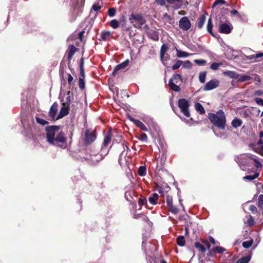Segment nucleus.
<instances>
[{
	"mask_svg": "<svg viewBox=\"0 0 263 263\" xmlns=\"http://www.w3.org/2000/svg\"><path fill=\"white\" fill-rule=\"evenodd\" d=\"M166 203L167 206L173 204V198L171 196L167 195L166 196Z\"/></svg>",
	"mask_w": 263,
	"mask_h": 263,
	"instance_id": "obj_49",
	"label": "nucleus"
},
{
	"mask_svg": "<svg viewBox=\"0 0 263 263\" xmlns=\"http://www.w3.org/2000/svg\"><path fill=\"white\" fill-rule=\"evenodd\" d=\"M110 26L114 29L118 28L119 27V23L117 20H112L110 22Z\"/></svg>",
	"mask_w": 263,
	"mask_h": 263,
	"instance_id": "obj_35",
	"label": "nucleus"
},
{
	"mask_svg": "<svg viewBox=\"0 0 263 263\" xmlns=\"http://www.w3.org/2000/svg\"><path fill=\"white\" fill-rule=\"evenodd\" d=\"M250 79H251V78H250V76H248V75L240 76L239 74V78L237 79H238L239 81L242 82H245L246 81H248V80H250Z\"/></svg>",
	"mask_w": 263,
	"mask_h": 263,
	"instance_id": "obj_39",
	"label": "nucleus"
},
{
	"mask_svg": "<svg viewBox=\"0 0 263 263\" xmlns=\"http://www.w3.org/2000/svg\"><path fill=\"white\" fill-rule=\"evenodd\" d=\"M83 59L81 60V64H80V74L81 76L84 78V70L83 68Z\"/></svg>",
	"mask_w": 263,
	"mask_h": 263,
	"instance_id": "obj_53",
	"label": "nucleus"
},
{
	"mask_svg": "<svg viewBox=\"0 0 263 263\" xmlns=\"http://www.w3.org/2000/svg\"><path fill=\"white\" fill-rule=\"evenodd\" d=\"M101 6L98 4H94V5H93V6L92 7V9L95 11H98L99 10L101 9Z\"/></svg>",
	"mask_w": 263,
	"mask_h": 263,
	"instance_id": "obj_60",
	"label": "nucleus"
},
{
	"mask_svg": "<svg viewBox=\"0 0 263 263\" xmlns=\"http://www.w3.org/2000/svg\"><path fill=\"white\" fill-rule=\"evenodd\" d=\"M253 240H250L248 241H245L242 242V247L246 249H248L251 247L253 244Z\"/></svg>",
	"mask_w": 263,
	"mask_h": 263,
	"instance_id": "obj_38",
	"label": "nucleus"
},
{
	"mask_svg": "<svg viewBox=\"0 0 263 263\" xmlns=\"http://www.w3.org/2000/svg\"><path fill=\"white\" fill-rule=\"evenodd\" d=\"M158 197L157 193H153L148 198L149 202L152 204H156Z\"/></svg>",
	"mask_w": 263,
	"mask_h": 263,
	"instance_id": "obj_19",
	"label": "nucleus"
},
{
	"mask_svg": "<svg viewBox=\"0 0 263 263\" xmlns=\"http://www.w3.org/2000/svg\"><path fill=\"white\" fill-rule=\"evenodd\" d=\"M88 153L89 154L90 158H87V159H90L93 161L98 162V161L95 160V159L100 157L101 148L93 145L91 146Z\"/></svg>",
	"mask_w": 263,
	"mask_h": 263,
	"instance_id": "obj_7",
	"label": "nucleus"
},
{
	"mask_svg": "<svg viewBox=\"0 0 263 263\" xmlns=\"http://www.w3.org/2000/svg\"><path fill=\"white\" fill-rule=\"evenodd\" d=\"M206 72L202 71L199 73V80L200 83H204L205 81Z\"/></svg>",
	"mask_w": 263,
	"mask_h": 263,
	"instance_id": "obj_33",
	"label": "nucleus"
},
{
	"mask_svg": "<svg viewBox=\"0 0 263 263\" xmlns=\"http://www.w3.org/2000/svg\"><path fill=\"white\" fill-rule=\"evenodd\" d=\"M254 101L258 105L263 106V100L261 98H255Z\"/></svg>",
	"mask_w": 263,
	"mask_h": 263,
	"instance_id": "obj_54",
	"label": "nucleus"
},
{
	"mask_svg": "<svg viewBox=\"0 0 263 263\" xmlns=\"http://www.w3.org/2000/svg\"><path fill=\"white\" fill-rule=\"evenodd\" d=\"M146 199L144 198H140L138 200V203L140 206H142L146 202Z\"/></svg>",
	"mask_w": 263,
	"mask_h": 263,
	"instance_id": "obj_56",
	"label": "nucleus"
},
{
	"mask_svg": "<svg viewBox=\"0 0 263 263\" xmlns=\"http://www.w3.org/2000/svg\"><path fill=\"white\" fill-rule=\"evenodd\" d=\"M96 132L91 129H87L84 133V142L86 144H91L96 140Z\"/></svg>",
	"mask_w": 263,
	"mask_h": 263,
	"instance_id": "obj_4",
	"label": "nucleus"
},
{
	"mask_svg": "<svg viewBox=\"0 0 263 263\" xmlns=\"http://www.w3.org/2000/svg\"><path fill=\"white\" fill-rule=\"evenodd\" d=\"M194 62L198 65H204L206 63V61L203 59L195 60Z\"/></svg>",
	"mask_w": 263,
	"mask_h": 263,
	"instance_id": "obj_45",
	"label": "nucleus"
},
{
	"mask_svg": "<svg viewBox=\"0 0 263 263\" xmlns=\"http://www.w3.org/2000/svg\"><path fill=\"white\" fill-rule=\"evenodd\" d=\"M206 19L205 15L202 14L200 17L198 19L197 22V27L199 29H201L205 23Z\"/></svg>",
	"mask_w": 263,
	"mask_h": 263,
	"instance_id": "obj_15",
	"label": "nucleus"
},
{
	"mask_svg": "<svg viewBox=\"0 0 263 263\" xmlns=\"http://www.w3.org/2000/svg\"><path fill=\"white\" fill-rule=\"evenodd\" d=\"M226 1L224 0H216L215 1L213 5V7H214L216 5H224L226 4Z\"/></svg>",
	"mask_w": 263,
	"mask_h": 263,
	"instance_id": "obj_51",
	"label": "nucleus"
},
{
	"mask_svg": "<svg viewBox=\"0 0 263 263\" xmlns=\"http://www.w3.org/2000/svg\"><path fill=\"white\" fill-rule=\"evenodd\" d=\"M132 19L135 20V21L137 22L139 24V25H142L145 23L144 19L143 18L142 16L140 14H131V15L129 17V20L130 21V22L132 23L133 22L132 21Z\"/></svg>",
	"mask_w": 263,
	"mask_h": 263,
	"instance_id": "obj_11",
	"label": "nucleus"
},
{
	"mask_svg": "<svg viewBox=\"0 0 263 263\" xmlns=\"http://www.w3.org/2000/svg\"><path fill=\"white\" fill-rule=\"evenodd\" d=\"M116 10L115 8H111L108 9V15L110 17H113L116 14Z\"/></svg>",
	"mask_w": 263,
	"mask_h": 263,
	"instance_id": "obj_46",
	"label": "nucleus"
},
{
	"mask_svg": "<svg viewBox=\"0 0 263 263\" xmlns=\"http://www.w3.org/2000/svg\"><path fill=\"white\" fill-rule=\"evenodd\" d=\"M225 251H226V250L221 247H216L212 249L210 253L212 254V253H216L220 254V253H223Z\"/></svg>",
	"mask_w": 263,
	"mask_h": 263,
	"instance_id": "obj_26",
	"label": "nucleus"
},
{
	"mask_svg": "<svg viewBox=\"0 0 263 263\" xmlns=\"http://www.w3.org/2000/svg\"><path fill=\"white\" fill-rule=\"evenodd\" d=\"M258 206L262 210V213L263 214V195H260L258 197Z\"/></svg>",
	"mask_w": 263,
	"mask_h": 263,
	"instance_id": "obj_40",
	"label": "nucleus"
},
{
	"mask_svg": "<svg viewBox=\"0 0 263 263\" xmlns=\"http://www.w3.org/2000/svg\"><path fill=\"white\" fill-rule=\"evenodd\" d=\"M62 105L69 106L71 102L70 91H68L61 100Z\"/></svg>",
	"mask_w": 263,
	"mask_h": 263,
	"instance_id": "obj_13",
	"label": "nucleus"
},
{
	"mask_svg": "<svg viewBox=\"0 0 263 263\" xmlns=\"http://www.w3.org/2000/svg\"><path fill=\"white\" fill-rule=\"evenodd\" d=\"M178 106L181 112L186 117H189L190 114L189 111V104L185 99H180L178 100Z\"/></svg>",
	"mask_w": 263,
	"mask_h": 263,
	"instance_id": "obj_6",
	"label": "nucleus"
},
{
	"mask_svg": "<svg viewBox=\"0 0 263 263\" xmlns=\"http://www.w3.org/2000/svg\"><path fill=\"white\" fill-rule=\"evenodd\" d=\"M184 68L190 69L192 67V64L189 60L185 61L182 63Z\"/></svg>",
	"mask_w": 263,
	"mask_h": 263,
	"instance_id": "obj_43",
	"label": "nucleus"
},
{
	"mask_svg": "<svg viewBox=\"0 0 263 263\" xmlns=\"http://www.w3.org/2000/svg\"><path fill=\"white\" fill-rule=\"evenodd\" d=\"M168 50V47L165 44H163L160 49V59H163L165 52Z\"/></svg>",
	"mask_w": 263,
	"mask_h": 263,
	"instance_id": "obj_29",
	"label": "nucleus"
},
{
	"mask_svg": "<svg viewBox=\"0 0 263 263\" xmlns=\"http://www.w3.org/2000/svg\"><path fill=\"white\" fill-rule=\"evenodd\" d=\"M221 65V63H213L211 66L210 68L214 70H216L218 69V67Z\"/></svg>",
	"mask_w": 263,
	"mask_h": 263,
	"instance_id": "obj_44",
	"label": "nucleus"
},
{
	"mask_svg": "<svg viewBox=\"0 0 263 263\" xmlns=\"http://www.w3.org/2000/svg\"><path fill=\"white\" fill-rule=\"evenodd\" d=\"M58 103L57 102H54L50 108L49 115L50 117V118L53 120H54L55 119L57 112L58 110Z\"/></svg>",
	"mask_w": 263,
	"mask_h": 263,
	"instance_id": "obj_12",
	"label": "nucleus"
},
{
	"mask_svg": "<svg viewBox=\"0 0 263 263\" xmlns=\"http://www.w3.org/2000/svg\"><path fill=\"white\" fill-rule=\"evenodd\" d=\"M168 84L170 88L176 92H178L180 90V88L178 85L176 84V83L173 82V80L170 79L168 82Z\"/></svg>",
	"mask_w": 263,
	"mask_h": 263,
	"instance_id": "obj_17",
	"label": "nucleus"
},
{
	"mask_svg": "<svg viewBox=\"0 0 263 263\" xmlns=\"http://www.w3.org/2000/svg\"><path fill=\"white\" fill-rule=\"evenodd\" d=\"M176 52H177V56L178 58H185L190 56L191 55L190 53H189L188 52H186L185 51H181L179 49H176Z\"/></svg>",
	"mask_w": 263,
	"mask_h": 263,
	"instance_id": "obj_21",
	"label": "nucleus"
},
{
	"mask_svg": "<svg viewBox=\"0 0 263 263\" xmlns=\"http://www.w3.org/2000/svg\"><path fill=\"white\" fill-rule=\"evenodd\" d=\"M166 2L170 5H175L177 3H180L182 0H165Z\"/></svg>",
	"mask_w": 263,
	"mask_h": 263,
	"instance_id": "obj_55",
	"label": "nucleus"
},
{
	"mask_svg": "<svg viewBox=\"0 0 263 263\" xmlns=\"http://www.w3.org/2000/svg\"><path fill=\"white\" fill-rule=\"evenodd\" d=\"M129 63V61L127 59L122 63L117 65L112 72V75L114 76H116L119 70L126 68L128 65Z\"/></svg>",
	"mask_w": 263,
	"mask_h": 263,
	"instance_id": "obj_10",
	"label": "nucleus"
},
{
	"mask_svg": "<svg viewBox=\"0 0 263 263\" xmlns=\"http://www.w3.org/2000/svg\"><path fill=\"white\" fill-rule=\"evenodd\" d=\"M138 174L140 176H144L146 175V168L145 166H141L139 167Z\"/></svg>",
	"mask_w": 263,
	"mask_h": 263,
	"instance_id": "obj_37",
	"label": "nucleus"
},
{
	"mask_svg": "<svg viewBox=\"0 0 263 263\" xmlns=\"http://www.w3.org/2000/svg\"><path fill=\"white\" fill-rule=\"evenodd\" d=\"M214 132L217 137H218L220 138H222L223 137V138H226V137L224 133L217 134L214 130Z\"/></svg>",
	"mask_w": 263,
	"mask_h": 263,
	"instance_id": "obj_62",
	"label": "nucleus"
},
{
	"mask_svg": "<svg viewBox=\"0 0 263 263\" xmlns=\"http://www.w3.org/2000/svg\"><path fill=\"white\" fill-rule=\"evenodd\" d=\"M251 259V256L248 255L240 258L236 263H248Z\"/></svg>",
	"mask_w": 263,
	"mask_h": 263,
	"instance_id": "obj_32",
	"label": "nucleus"
},
{
	"mask_svg": "<svg viewBox=\"0 0 263 263\" xmlns=\"http://www.w3.org/2000/svg\"><path fill=\"white\" fill-rule=\"evenodd\" d=\"M137 127L140 128L141 129H142L143 131L147 132L148 129L146 127V126L140 121L137 120L135 121V124Z\"/></svg>",
	"mask_w": 263,
	"mask_h": 263,
	"instance_id": "obj_23",
	"label": "nucleus"
},
{
	"mask_svg": "<svg viewBox=\"0 0 263 263\" xmlns=\"http://www.w3.org/2000/svg\"><path fill=\"white\" fill-rule=\"evenodd\" d=\"M223 74L229 77L230 78L237 79L239 78V74L233 71H226L223 72Z\"/></svg>",
	"mask_w": 263,
	"mask_h": 263,
	"instance_id": "obj_16",
	"label": "nucleus"
},
{
	"mask_svg": "<svg viewBox=\"0 0 263 263\" xmlns=\"http://www.w3.org/2000/svg\"><path fill=\"white\" fill-rule=\"evenodd\" d=\"M59 127L57 126H49L46 127V138L47 141L51 144L57 146H61L59 143H65L66 137L64 132H60L57 134L55 137V132L58 131Z\"/></svg>",
	"mask_w": 263,
	"mask_h": 263,
	"instance_id": "obj_1",
	"label": "nucleus"
},
{
	"mask_svg": "<svg viewBox=\"0 0 263 263\" xmlns=\"http://www.w3.org/2000/svg\"><path fill=\"white\" fill-rule=\"evenodd\" d=\"M111 140V136L110 133H108L104 137V141L102 146L101 147V153L100 157L97 158L95 160L100 161L102 160L105 156L107 155L109 152V149L106 147L109 143L110 142Z\"/></svg>",
	"mask_w": 263,
	"mask_h": 263,
	"instance_id": "obj_3",
	"label": "nucleus"
},
{
	"mask_svg": "<svg viewBox=\"0 0 263 263\" xmlns=\"http://www.w3.org/2000/svg\"><path fill=\"white\" fill-rule=\"evenodd\" d=\"M242 124V121L239 118H235L231 123L232 126L234 128L240 127Z\"/></svg>",
	"mask_w": 263,
	"mask_h": 263,
	"instance_id": "obj_18",
	"label": "nucleus"
},
{
	"mask_svg": "<svg viewBox=\"0 0 263 263\" xmlns=\"http://www.w3.org/2000/svg\"><path fill=\"white\" fill-rule=\"evenodd\" d=\"M249 159L251 160H253V161L255 162V166L257 168L261 167H262V164L256 158H255L253 155H250L249 156H247Z\"/></svg>",
	"mask_w": 263,
	"mask_h": 263,
	"instance_id": "obj_25",
	"label": "nucleus"
},
{
	"mask_svg": "<svg viewBox=\"0 0 263 263\" xmlns=\"http://www.w3.org/2000/svg\"><path fill=\"white\" fill-rule=\"evenodd\" d=\"M179 26L180 29L184 31L188 30L191 27V24L189 18L186 16H183L179 22Z\"/></svg>",
	"mask_w": 263,
	"mask_h": 263,
	"instance_id": "obj_8",
	"label": "nucleus"
},
{
	"mask_svg": "<svg viewBox=\"0 0 263 263\" xmlns=\"http://www.w3.org/2000/svg\"><path fill=\"white\" fill-rule=\"evenodd\" d=\"M73 80V77L70 74H68V82L69 85L71 84V82Z\"/></svg>",
	"mask_w": 263,
	"mask_h": 263,
	"instance_id": "obj_64",
	"label": "nucleus"
},
{
	"mask_svg": "<svg viewBox=\"0 0 263 263\" xmlns=\"http://www.w3.org/2000/svg\"><path fill=\"white\" fill-rule=\"evenodd\" d=\"M79 86L81 89H83L85 87V82L83 78H79Z\"/></svg>",
	"mask_w": 263,
	"mask_h": 263,
	"instance_id": "obj_47",
	"label": "nucleus"
},
{
	"mask_svg": "<svg viewBox=\"0 0 263 263\" xmlns=\"http://www.w3.org/2000/svg\"><path fill=\"white\" fill-rule=\"evenodd\" d=\"M149 36L150 37L152 38L155 41H158L159 36L156 32H153V33H149Z\"/></svg>",
	"mask_w": 263,
	"mask_h": 263,
	"instance_id": "obj_48",
	"label": "nucleus"
},
{
	"mask_svg": "<svg viewBox=\"0 0 263 263\" xmlns=\"http://www.w3.org/2000/svg\"><path fill=\"white\" fill-rule=\"evenodd\" d=\"M77 50V48L73 45H71L69 48V50L68 52V60H70L72 57L74 53L76 52Z\"/></svg>",
	"mask_w": 263,
	"mask_h": 263,
	"instance_id": "obj_28",
	"label": "nucleus"
},
{
	"mask_svg": "<svg viewBox=\"0 0 263 263\" xmlns=\"http://www.w3.org/2000/svg\"><path fill=\"white\" fill-rule=\"evenodd\" d=\"M212 28H213V23L211 17L208 19V23L206 25V30L207 31L210 33L212 35L214 36V34L212 32Z\"/></svg>",
	"mask_w": 263,
	"mask_h": 263,
	"instance_id": "obj_20",
	"label": "nucleus"
},
{
	"mask_svg": "<svg viewBox=\"0 0 263 263\" xmlns=\"http://www.w3.org/2000/svg\"><path fill=\"white\" fill-rule=\"evenodd\" d=\"M185 238L183 236H179L177 238V243L179 246L182 247L185 245Z\"/></svg>",
	"mask_w": 263,
	"mask_h": 263,
	"instance_id": "obj_31",
	"label": "nucleus"
},
{
	"mask_svg": "<svg viewBox=\"0 0 263 263\" xmlns=\"http://www.w3.org/2000/svg\"><path fill=\"white\" fill-rule=\"evenodd\" d=\"M219 85V82L217 79H213L208 82L204 86L203 90L205 91L211 90L217 87Z\"/></svg>",
	"mask_w": 263,
	"mask_h": 263,
	"instance_id": "obj_9",
	"label": "nucleus"
},
{
	"mask_svg": "<svg viewBox=\"0 0 263 263\" xmlns=\"http://www.w3.org/2000/svg\"><path fill=\"white\" fill-rule=\"evenodd\" d=\"M168 207L169 211L172 212L173 214H176L178 212V209L172 204L171 205L167 206Z\"/></svg>",
	"mask_w": 263,
	"mask_h": 263,
	"instance_id": "obj_42",
	"label": "nucleus"
},
{
	"mask_svg": "<svg viewBox=\"0 0 263 263\" xmlns=\"http://www.w3.org/2000/svg\"><path fill=\"white\" fill-rule=\"evenodd\" d=\"M247 223L249 226H252L254 223V221L253 217L250 216V217L248 219Z\"/></svg>",
	"mask_w": 263,
	"mask_h": 263,
	"instance_id": "obj_59",
	"label": "nucleus"
},
{
	"mask_svg": "<svg viewBox=\"0 0 263 263\" xmlns=\"http://www.w3.org/2000/svg\"><path fill=\"white\" fill-rule=\"evenodd\" d=\"M249 210L252 212V213H256L257 212V208L254 205H250L249 206Z\"/></svg>",
	"mask_w": 263,
	"mask_h": 263,
	"instance_id": "obj_58",
	"label": "nucleus"
},
{
	"mask_svg": "<svg viewBox=\"0 0 263 263\" xmlns=\"http://www.w3.org/2000/svg\"><path fill=\"white\" fill-rule=\"evenodd\" d=\"M155 2L160 6H164L165 5V0H155Z\"/></svg>",
	"mask_w": 263,
	"mask_h": 263,
	"instance_id": "obj_61",
	"label": "nucleus"
},
{
	"mask_svg": "<svg viewBox=\"0 0 263 263\" xmlns=\"http://www.w3.org/2000/svg\"><path fill=\"white\" fill-rule=\"evenodd\" d=\"M139 140L143 141H147V136L145 133H142L140 135V137L139 138Z\"/></svg>",
	"mask_w": 263,
	"mask_h": 263,
	"instance_id": "obj_57",
	"label": "nucleus"
},
{
	"mask_svg": "<svg viewBox=\"0 0 263 263\" xmlns=\"http://www.w3.org/2000/svg\"><path fill=\"white\" fill-rule=\"evenodd\" d=\"M110 35H111V33L110 31H103L101 34V40H103V41H106L108 38H109Z\"/></svg>",
	"mask_w": 263,
	"mask_h": 263,
	"instance_id": "obj_27",
	"label": "nucleus"
},
{
	"mask_svg": "<svg viewBox=\"0 0 263 263\" xmlns=\"http://www.w3.org/2000/svg\"><path fill=\"white\" fill-rule=\"evenodd\" d=\"M233 28V25L229 21H226L222 22V21H220L218 31L221 33L229 34L231 32Z\"/></svg>",
	"mask_w": 263,
	"mask_h": 263,
	"instance_id": "obj_5",
	"label": "nucleus"
},
{
	"mask_svg": "<svg viewBox=\"0 0 263 263\" xmlns=\"http://www.w3.org/2000/svg\"><path fill=\"white\" fill-rule=\"evenodd\" d=\"M170 57L168 55H167L166 56L164 55L163 59H160L161 61L162 62L163 64L165 66H167L166 62L170 59Z\"/></svg>",
	"mask_w": 263,
	"mask_h": 263,
	"instance_id": "obj_52",
	"label": "nucleus"
},
{
	"mask_svg": "<svg viewBox=\"0 0 263 263\" xmlns=\"http://www.w3.org/2000/svg\"><path fill=\"white\" fill-rule=\"evenodd\" d=\"M254 151L257 153L263 156V145H261L260 147L255 148Z\"/></svg>",
	"mask_w": 263,
	"mask_h": 263,
	"instance_id": "obj_50",
	"label": "nucleus"
},
{
	"mask_svg": "<svg viewBox=\"0 0 263 263\" xmlns=\"http://www.w3.org/2000/svg\"><path fill=\"white\" fill-rule=\"evenodd\" d=\"M182 63H183V62L182 61L179 60H176V61L175 62V63L174 64V65H173V66L172 67V70H175L178 69L181 66V65L182 64Z\"/></svg>",
	"mask_w": 263,
	"mask_h": 263,
	"instance_id": "obj_36",
	"label": "nucleus"
},
{
	"mask_svg": "<svg viewBox=\"0 0 263 263\" xmlns=\"http://www.w3.org/2000/svg\"><path fill=\"white\" fill-rule=\"evenodd\" d=\"M35 119H36V121L37 123H39V124H41L43 126L48 124V122L47 121H46L44 119H41L40 118L36 117Z\"/></svg>",
	"mask_w": 263,
	"mask_h": 263,
	"instance_id": "obj_41",
	"label": "nucleus"
},
{
	"mask_svg": "<svg viewBox=\"0 0 263 263\" xmlns=\"http://www.w3.org/2000/svg\"><path fill=\"white\" fill-rule=\"evenodd\" d=\"M259 176V174L256 173L254 174L253 175H247L243 177L244 180H248L249 181L253 180L254 179L257 178Z\"/></svg>",
	"mask_w": 263,
	"mask_h": 263,
	"instance_id": "obj_34",
	"label": "nucleus"
},
{
	"mask_svg": "<svg viewBox=\"0 0 263 263\" xmlns=\"http://www.w3.org/2000/svg\"><path fill=\"white\" fill-rule=\"evenodd\" d=\"M172 79L173 80V82L176 83V84L182 82V77L180 74H175Z\"/></svg>",
	"mask_w": 263,
	"mask_h": 263,
	"instance_id": "obj_30",
	"label": "nucleus"
},
{
	"mask_svg": "<svg viewBox=\"0 0 263 263\" xmlns=\"http://www.w3.org/2000/svg\"><path fill=\"white\" fill-rule=\"evenodd\" d=\"M230 13H231V15H237L238 17L240 16V15H239L238 12L237 10H233L231 11L230 12Z\"/></svg>",
	"mask_w": 263,
	"mask_h": 263,
	"instance_id": "obj_63",
	"label": "nucleus"
},
{
	"mask_svg": "<svg viewBox=\"0 0 263 263\" xmlns=\"http://www.w3.org/2000/svg\"><path fill=\"white\" fill-rule=\"evenodd\" d=\"M211 122L220 129H224L226 125V117L224 111L220 109L216 114L209 113L208 116Z\"/></svg>",
	"mask_w": 263,
	"mask_h": 263,
	"instance_id": "obj_2",
	"label": "nucleus"
},
{
	"mask_svg": "<svg viewBox=\"0 0 263 263\" xmlns=\"http://www.w3.org/2000/svg\"><path fill=\"white\" fill-rule=\"evenodd\" d=\"M195 247L202 253H205L206 251L205 247L199 242H195Z\"/></svg>",
	"mask_w": 263,
	"mask_h": 263,
	"instance_id": "obj_24",
	"label": "nucleus"
},
{
	"mask_svg": "<svg viewBox=\"0 0 263 263\" xmlns=\"http://www.w3.org/2000/svg\"><path fill=\"white\" fill-rule=\"evenodd\" d=\"M195 109L198 111L200 114H204L205 113V110L203 107L202 105L199 103H196L195 104Z\"/></svg>",
	"mask_w": 263,
	"mask_h": 263,
	"instance_id": "obj_22",
	"label": "nucleus"
},
{
	"mask_svg": "<svg viewBox=\"0 0 263 263\" xmlns=\"http://www.w3.org/2000/svg\"><path fill=\"white\" fill-rule=\"evenodd\" d=\"M69 106L62 105V108H61L60 114L57 118L58 119H60L63 118V117L66 116L69 113Z\"/></svg>",
	"mask_w": 263,
	"mask_h": 263,
	"instance_id": "obj_14",
	"label": "nucleus"
}]
</instances>
